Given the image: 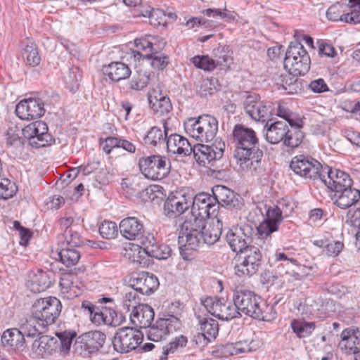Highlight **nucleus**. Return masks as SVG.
<instances>
[{
    "label": "nucleus",
    "mask_w": 360,
    "mask_h": 360,
    "mask_svg": "<svg viewBox=\"0 0 360 360\" xmlns=\"http://www.w3.org/2000/svg\"><path fill=\"white\" fill-rule=\"evenodd\" d=\"M232 134L236 145L234 155L240 168L251 172H261L263 151L257 146L258 139L255 131L236 124Z\"/></svg>",
    "instance_id": "1"
},
{
    "label": "nucleus",
    "mask_w": 360,
    "mask_h": 360,
    "mask_svg": "<svg viewBox=\"0 0 360 360\" xmlns=\"http://www.w3.org/2000/svg\"><path fill=\"white\" fill-rule=\"evenodd\" d=\"M222 222L219 219L205 221V219H188L181 225L179 243L187 249L195 250L200 243L213 245L220 238Z\"/></svg>",
    "instance_id": "2"
},
{
    "label": "nucleus",
    "mask_w": 360,
    "mask_h": 360,
    "mask_svg": "<svg viewBox=\"0 0 360 360\" xmlns=\"http://www.w3.org/2000/svg\"><path fill=\"white\" fill-rule=\"evenodd\" d=\"M233 301L239 315L243 313L262 321H269L274 316L272 306L267 304L259 296L248 289L236 288L233 291Z\"/></svg>",
    "instance_id": "3"
},
{
    "label": "nucleus",
    "mask_w": 360,
    "mask_h": 360,
    "mask_svg": "<svg viewBox=\"0 0 360 360\" xmlns=\"http://www.w3.org/2000/svg\"><path fill=\"white\" fill-rule=\"evenodd\" d=\"M184 126L187 134L200 142L213 141L218 131L217 120L210 115L188 118Z\"/></svg>",
    "instance_id": "4"
},
{
    "label": "nucleus",
    "mask_w": 360,
    "mask_h": 360,
    "mask_svg": "<svg viewBox=\"0 0 360 360\" xmlns=\"http://www.w3.org/2000/svg\"><path fill=\"white\" fill-rule=\"evenodd\" d=\"M284 68L293 76L304 75L310 69L311 60L303 45L291 42L285 53Z\"/></svg>",
    "instance_id": "5"
},
{
    "label": "nucleus",
    "mask_w": 360,
    "mask_h": 360,
    "mask_svg": "<svg viewBox=\"0 0 360 360\" xmlns=\"http://www.w3.org/2000/svg\"><path fill=\"white\" fill-rule=\"evenodd\" d=\"M292 210L289 202L285 199L278 201L276 205L266 207V218L257 227L259 235L268 236L276 231L283 221V216H288Z\"/></svg>",
    "instance_id": "6"
},
{
    "label": "nucleus",
    "mask_w": 360,
    "mask_h": 360,
    "mask_svg": "<svg viewBox=\"0 0 360 360\" xmlns=\"http://www.w3.org/2000/svg\"><path fill=\"white\" fill-rule=\"evenodd\" d=\"M61 303L56 297H49L39 299L34 302L32 307V313L44 323L45 328L55 323L61 311Z\"/></svg>",
    "instance_id": "7"
},
{
    "label": "nucleus",
    "mask_w": 360,
    "mask_h": 360,
    "mask_svg": "<svg viewBox=\"0 0 360 360\" xmlns=\"http://www.w3.org/2000/svg\"><path fill=\"white\" fill-rule=\"evenodd\" d=\"M141 174L147 179L161 180L169 172L170 163L165 158L160 155H152L143 158L139 162Z\"/></svg>",
    "instance_id": "8"
},
{
    "label": "nucleus",
    "mask_w": 360,
    "mask_h": 360,
    "mask_svg": "<svg viewBox=\"0 0 360 360\" xmlns=\"http://www.w3.org/2000/svg\"><path fill=\"white\" fill-rule=\"evenodd\" d=\"M143 339V335L141 330L131 327H122L118 328L115 334L112 345L117 352L127 353L136 349Z\"/></svg>",
    "instance_id": "9"
},
{
    "label": "nucleus",
    "mask_w": 360,
    "mask_h": 360,
    "mask_svg": "<svg viewBox=\"0 0 360 360\" xmlns=\"http://www.w3.org/2000/svg\"><path fill=\"white\" fill-rule=\"evenodd\" d=\"M241 253L243 257H240L235 265V274L240 278L250 277L258 271L261 266V252L257 247L250 246Z\"/></svg>",
    "instance_id": "10"
},
{
    "label": "nucleus",
    "mask_w": 360,
    "mask_h": 360,
    "mask_svg": "<svg viewBox=\"0 0 360 360\" xmlns=\"http://www.w3.org/2000/svg\"><path fill=\"white\" fill-rule=\"evenodd\" d=\"M290 167L302 177L319 179L320 176H325L323 174H321L323 167L309 156L299 155L294 157L290 162Z\"/></svg>",
    "instance_id": "11"
},
{
    "label": "nucleus",
    "mask_w": 360,
    "mask_h": 360,
    "mask_svg": "<svg viewBox=\"0 0 360 360\" xmlns=\"http://www.w3.org/2000/svg\"><path fill=\"white\" fill-rule=\"evenodd\" d=\"M180 326L181 321L177 317L173 315L165 316L159 318L154 325L148 327L147 338L153 342L165 340L170 333L176 331Z\"/></svg>",
    "instance_id": "12"
},
{
    "label": "nucleus",
    "mask_w": 360,
    "mask_h": 360,
    "mask_svg": "<svg viewBox=\"0 0 360 360\" xmlns=\"http://www.w3.org/2000/svg\"><path fill=\"white\" fill-rule=\"evenodd\" d=\"M225 149V143L221 139L217 138L214 142L209 146L198 144L192 147V153L197 162L206 167L207 165L221 158Z\"/></svg>",
    "instance_id": "13"
},
{
    "label": "nucleus",
    "mask_w": 360,
    "mask_h": 360,
    "mask_svg": "<svg viewBox=\"0 0 360 360\" xmlns=\"http://www.w3.org/2000/svg\"><path fill=\"white\" fill-rule=\"evenodd\" d=\"M191 202L192 217L190 219L201 218L203 220L207 217H216L219 206L214 196L206 193H200L192 197Z\"/></svg>",
    "instance_id": "14"
},
{
    "label": "nucleus",
    "mask_w": 360,
    "mask_h": 360,
    "mask_svg": "<svg viewBox=\"0 0 360 360\" xmlns=\"http://www.w3.org/2000/svg\"><path fill=\"white\" fill-rule=\"evenodd\" d=\"M243 105L245 112L256 121L266 122L274 112L272 103L261 101L259 95L255 94L248 95Z\"/></svg>",
    "instance_id": "15"
},
{
    "label": "nucleus",
    "mask_w": 360,
    "mask_h": 360,
    "mask_svg": "<svg viewBox=\"0 0 360 360\" xmlns=\"http://www.w3.org/2000/svg\"><path fill=\"white\" fill-rule=\"evenodd\" d=\"M322 174L325 176H320L319 180L335 193L352 186V180L349 175L340 169H331L326 166L322 169Z\"/></svg>",
    "instance_id": "16"
},
{
    "label": "nucleus",
    "mask_w": 360,
    "mask_h": 360,
    "mask_svg": "<svg viewBox=\"0 0 360 360\" xmlns=\"http://www.w3.org/2000/svg\"><path fill=\"white\" fill-rule=\"evenodd\" d=\"M252 229L248 225L234 227L229 230L226 240L231 249L235 252H243L250 247Z\"/></svg>",
    "instance_id": "17"
},
{
    "label": "nucleus",
    "mask_w": 360,
    "mask_h": 360,
    "mask_svg": "<svg viewBox=\"0 0 360 360\" xmlns=\"http://www.w3.org/2000/svg\"><path fill=\"white\" fill-rule=\"evenodd\" d=\"M47 131L48 127L42 121L32 122L22 129L24 138L28 139L30 145L36 148L44 147L48 144L50 135Z\"/></svg>",
    "instance_id": "18"
},
{
    "label": "nucleus",
    "mask_w": 360,
    "mask_h": 360,
    "mask_svg": "<svg viewBox=\"0 0 360 360\" xmlns=\"http://www.w3.org/2000/svg\"><path fill=\"white\" fill-rule=\"evenodd\" d=\"M44 103L40 98L24 99L17 104L15 113L21 120H34L44 114Z\"/></svg>",
    "instance_id": "19"
},
{
    "label": "nucleus",
    "mask_w": 360,
    "mask_h": 360,
    "mask_svg": "<svg viewBox=\"0 0 360 360\" xmlns=\"http://www.w3.org/2000/svg\"><path fill=\"white\" fill-rule=\"evenodd\" d=\"M192 196L182 193L170 195L165 202L164 212L169 218L182 214L191 204Z\"/></svg>",
    "instance_id": "20"
},
{
    "label": "nucleus",
    "mask_w": 360,
    "mask_h": 360,
    "mask_svg": "<svg viewBox=\"0 0 360 360\" xmlns=\"http://www.w3.org/2000/svg\"><path fill=\"white\" fill-rule=\"evenodd\" d=\"M163 127L165 128L167 149L169 153L183 156L191 154L193 146L186 138L177 134L168 135L169 129L165 121L163 122Z\"/></svg>",
    "instance_id": "21"
},
{
    "label": "nucleus",
    "mask_w": 360,
    "mask_h": 360,
    "mask_svg": "<svg viewBox=\"0 0 360 360\" xmlns=\"http://www.w3.org/2000/svg\"><path fill=\"white\" fill-rule=\"evenodd\" d=\"M213 196L218 206L240 209L243 200L240 195L224 186H216L212 189Z\"/></svg>",
    "instance_id": "22"
},
{
    "label": "nucleus",
    "mask_w": 360,
    "mask_h": 360,
    "mask_svg": "<svg viewBox=\"0 0 360 360\" xmlns=\"http://www.w3.org/2000/svg\"><path fill=\"white\" fill-rule=\"evenodd\" d=\"M120 231L123 237L131 240H138L141 244L145 234L142 222L136 217H127L120 223Z\"/></svg>",
    "instance_id": "23"
},
{
    "label": "nucleus",
    "mask_w": 360,
    "mask_h": 360,
    "mask_svg": "<svg viewBox=\"0 0 360 360\" xmlns=\"http://www.w3.org/2000/svg\"><path fill=\"white\" fill-rule=\"evenodd\" d=\"M141 245H143L149 257L166 259L171 255L170 247L166 244L158 243L154 236L150 233H147L146 236L142 238Z\"/></svg>",
    "instance_id": "24"
},
{
    "label": "nucleus",
    "mask_w": 360,
    "mask_h": 360,
    "mask_svg": "<svg viewBox=\"0 0 360 360\" xmlns=\"http://www.w3.org/2000/svg\"><path fill=\"white\" fill-rule=\"evenodd\" d=\"M131 285L136 292L142 295H149L156 290L159 281L156 276L148 272H141L132 277Z\"/></svg>",
    "instance_id": "25"
},
{
    "label": "nucleus",
    "mask_w": 360,
    "mask_h": 360,
    "mask_svg": "<svg viewBox=\"0 0 360 360\" xmlns=\"http://www.w3.org/2000/svg\"><path fill=\"white\" fill-rule=\"evenodd\" d=\"M339 347L347 354H356L360 352V329L348 328L340 334Z\"/></svg>",
    "instance_id": "26"
},
{
    "label": "nucleus",
    "mask_w": 360,
    "mask_h": 360,
    "mask_svg": "<svg viewBox=\"0 0 360 360\" xmlns=\"http://www.w3.org/2000/svg\"><path fill=\"white\" fill-rule=\"evenodd\" d=\"M60 293L63 298L72 300L82 293V283L72 274H64L60 280Z\"/></svg>",
    "instance_id": "27"
},
{
    "label": "nucleus",
    "mask_w": 360,
    "mask_h": 360,
    "mask_svg": "<svg viewBox=\"0 0 360 360\" xmlns=\"http://www.w3.org/2000/svg\"><path fill=\"white\" fill-rule=\"evenodd\" d=\"M106 339L105 335L98 330H91L82 334L79 337V341L77 344H80L81 347L89 353H94L103 347Z\"/></svg>",
    "instance_id": "28"
},
{
    "label": "nucleus",
    "mask_w": 360,
    "mask_h": 360,
    "mask_svg": "<svg viewBox=\"0 0 360 360\" xmlns=\"http://www.w3.org/2000/svg\"><path fill=\"white\" fill-rule=\"evenodd\" d=\"M153 309L145 304H139L130 314L131 323L139 328H148L154 319Z\"/></svg>",
    "instance_id": "29"
},
{
    "label": "nucleus",
    "mask_w": 360,
    "mask_h": 360,
    "mask_svg": "<svg viewBox=\"0 0 360 360\" xmlns=\"http://www.w3.org/2000/svg\"><path fill=\"white\" fill-rule=\"evenodd\" d=\"M51 284V281L49 274L41 269L32 271L29 274V279L26 283L27 288L34 293L45 291L50 287Z\"/></svg>",
    "instance_id": "30"
},
{
    "label": "nucleus",
    "mask_w": 360,
    "mask_h": 360,
    "mask_svg": "<svg viewBox=\"0 0 360 360\" xmlns=\"http://www.w3.org/2000/svg\"><path fill=\"white\" fill-rule=\"evenodd\" d=\"M1 343L4 347L15 351H23L25 348V336L18 328H9L1 335Z\"/></svg>",
    "instance_id": "31"
},
{
    "label": "nucleus",
    "mask_w": 360,
    "mask_h": 360,
    "mask_svg": "<svg viewBox=\"0 0 360 360\" xmlns=\"http://www.w3.org/2000/svg\"><path fill=\"white\" fill-rule=\"evenodd\" d=\"M335 204L341 209L356 205L360 199V191L352 186L335 193Z\"/></svg>",
    "instance_id": "32"
},
{
    "label": "nucleus",
    "mask_w": 360,
    "mask_h": 360,
    "mask_svg": "<svg viewBox=\"0 0 360 360\" xmlns=\"http://www.w3.org/2000/svg\"><path fill=\"white\" fill-rule=\"evenodd\" d=\"M37 316L31 312V315L21 320L18 328L24 336L35 337L45 330L43 323H40Z\"/></svg>",
    "instance_id": "33"
},
{
    "label": "nucleus",
    "mask_w": 360,
    "mask_h": 360,
    "mask_svg": "<svg viewBox=\"0 0 360 360\" xmlns=\"http://www.w3.org/2000/svg\"><path fill=\"white\" fill-rule=\"evenodd\" d=\"M57 342L55 338H51L48 335L41 336L36 339L32 344V356L33 358H38L44 354H51L55 351L54 345Z\"/></svg>",
    "instance_id": "34"
},
{
    "label": "nucleus",
    "mask_w": 360,
    "mask_h": 360,
    "mask_svg": "<svg viewBox=\"0 0 360 360\" xmlns=\"http://www.w3.org/2000/svg\"><path fill=\"white\" fill-rule=\"evenodd\" d=\"M103 70L112 81L115 82L128 78L131 72L128 65L122 62L111 63L105 66Z\"/></svg>",
    "instance_id": "35"
},
{
    "label": "nucleus",
    "mask_w": 360,
    "mask_h": 360,
    "mask_svg": "<svg viewBox=\"0 0 360 360\" xmlns=\"http://www.w3.org/2000/svg\"><path fill=\"white\" fill-rule=\"evenodd\" d=\"M288 126L287 123L283 121L271 124L265 133L266 141L271 144H276L283 141L286 134Z\"/></svg>",
    "instance_id": "36"
},
{
    "label": "nucleus",
    "mask_w": 360,
    "mask_h": 360,
    "mask_svg": "<svg viewBox=\"0 0 360 360\" xmlns=\"http://www.w3.org/2000/svg\"><path fill=\"white\" fill-rule=\"evenodd\" d=\"M313 244L319 248H322L328 256H338L344 247L342 242L335 240L331 237L324 236L323 238L314 240Z\"/></svg>",
    "instance_id": "37"
},
{
    "label": "nucleus",
    "mask_w": 360,
    "mask_h": 360,
    "mask_svg": "<svg viewBox=\"0 0 360 360\" xmlns=\"http://www.w3.org/2000/svg\"><path fill=\"white\" fill-rule=\"evenodd\" d=\"M56 335L57 338H55V340H57L58 343H56L54 345L55 350H58L63 355L67 354L70 349L72 340L76 336V333L65 330L57 332Z\"/></svg>",
    "instance_id": "38"
},
{
    "label": "nucleus",
    "mask_w": 360,
    "mask_h": 360,
    "mask_svg": "<svg viewBox=\"0 0 360 360\" xmlns=\"http://www.w3.org/2000/svg\"><path fill=\"white\" fill-rule=\"evenodd\" d=\"M200 330L208 337V340L216 338L219 332L218 322L210 317L198 316Z\"/></svg>",
    "instance_id": "39"
},
{
    "label": "nucleus",
    "mask_w": 360,
    "mask_h": 360,
    "mask_svg": "<svg viewBox=\"0 0 360 360\" xmlns=\"http://www.w3.org/2000/svg\"><path fill=\"white\" fill-rule=\"evenodd\" d=\"M301 127L302 123H300V126L290 127V129H289V127L288 126L286 134L283 139V143L285 146L291 148H294L300 146L304 138L303 133L300 130Z\"/></svg>",
    "instance_id": "40"
},
{
    "label": "nucleus",
    "mask_w": 360,
    "mask_h": 360,
    "mask_svg": "<svg viewBox=\"0 0 360 360\" xmlns=\"http://www.w3.org/2000/svg\"><path fill=\"white\" fill-rule=\"evenodd\" d=\"M57 251L60 262L68 267L77 264L81 257L80 252L73 247L67 246Z\"/></svg>",
    "instance_id": "41"
},
{
    "label": "nucleus",
    "mask_w": 360,
    "mask_h": 360,
    "mask_svg": "<svg viewBox=\"0 0 360 360\" xmlns=\"http://www.w3.org/2000/svg\"><path fill=\"white\" fill-rule=\"evenodd\" d=\"M146 255L148 254L141 243L140 245L130 244L127 248H125L124 256L133 263L139 264L145 263Z\"/></svg>",
    "instance_id": "42"
},
{
    "label": "nucleus",
    "mask_w": 360,
    "mask_h": 360,
    "mask_svg": "<svg viewBox=\"0 0 360 360\" xmlns=\"http://www.w3.org/2000/svg\"><path fill=\"white\" fill-rule=\"evenodd\" d=\"M22 129L17 125L12 124L6 132V145L15 149L21 148L23 145V139L21 137Z\"/></svg>",
    "instance_id": "43"
},
{
    "label": "nucleus",
    "mask_w": 360,
    "mask_h": 360,
    "mask_svg": "<svg viewBox=\"0 0 360 360\" xmlns=\"http://www.w3.org/2000/svg\"><path fill=\"white\" fill-rule=\"evenodd\" d=\"M290 325L292 331L299 338L309 337L316 328V326L313 322H307L297 319L293 320Z\"/></svg>",
    "instance_id": "44"
},
{
    "label": "nucleus",
    "mask_w": 360,
    "mask_h": 360,
    "mask_svg": "<svg viewBox=\"0 0 360 360\" xmlns=\"http://www.w3.org/2000/svg\"><path fill=\"white\" fill-rule=\"evenodd\" d=\"M24 43L25 44V47L23 49L22 54L26 59L27 63L32 67L38 65L41 59L36 44L28 39Z\"/></svg>",
    "instance_id": "45"
},
{
    "label": "nucleus",
    "mask_w": 360,
    "mask_h": 360,
    "mask_svg": "<svg viewBox=\"0 0 360 360\" xmlns=\"http://www.w3.org/2000/svg\"><path fill=\"white\" fill-rule=\"evenodd\" d=\"M158 99L155 93L150 96V105L153 110L160 114L169 112L172 107L169 98L167 96H160Z\"/></svg>",
    "instance_id": "46"
},
{
    "label": "nucleus",
    "mask_w": 360,
    "mask_h": 360,
    "mask_svg": "<svg viewBox=\"0 0 360 360\" xmlns=\"http://www.w3.org/2000/svg\"><path fill=\"white\" fill-rule=\"evenodd\" d=\"M64 237L66 242V246L78 248L86 243H91V240H85L81 234L75 228H70L69 230H65Z\"/></svg>",
    "instance_id": "47"
},
{
    "label": "nucleus",
    "mask_w": 360,
    "mask_h": 360,
    "mask_svg": "<svg viewBox=\"0 0 360 360\" xmlns=\"http://www.w3.org/2000/svg\"><path fill=\"white\" fill-rule=\"evenodd\" d=\"M224 300L217 297H205L201 298V303L211 315L217 318Z\"/></svg>",
    "instance_id": "48"
},
{
    "label": "nucleus",
    "mask_w": 360,
    "mask_h": 360,
    "mask_svg": "<svg viewBox=\"0 0 360 360\" xmlns=\"http://www.w3.org/2000/svg\"><path fill=\"white\" fill-rule=\"evenodd\" d=\"M157 41V37L152 35H148L144 37L136 39L134 40V44L139 50L143 51L146 53H149V52L152 53L154 51H158V49L155 47Z\"/></svg>",
    "instance_id": "49"
},
{
    "label": "nucleus",
    "mask_w": 360,
    "mask_h": 360,
    "mask_svg": "<svg viewBox=\"0 0 360 360\" xmlns=\"http://www.w3.org/2000/svg\"><path fill=\"white\" fill-rule=\"evenodd\" d=\"M143 140L146 145L156 146L158 143L166 141L165 131L162 132L159 127H153L146 134Z\"/></svg>",
    "instance_id": "50"
},
{
    "label": "nucleus",
    "mask_w": 360,
    "mask_h": 360,
    "mask_svg": "<svg viewBox=\"0 0 360 360\" xmlns=\"http://www.w3.org/2000/svg\"><path fill=\"white\" fill-rule=\"evenodd\" d=\"M188 342V339L184 335H179L178 337L174 338L169 343H168L163 348V355L164 356H161V360H163L165 358L166 359L167 356L169 354L174 353L179 348H183L186 346Z\"/></svg>",
    "instance_id": "51"
},
{
    "label": "nucleus",
    "mask_w": 360,
    "mask_h": 360,
    "mask_svg": "<svg viewBox=\"0 0 360 360\" xmlns=\"http://www.w3.org/2000/svg\"><path fill=\"white\" fill-rule=\"evenodd\" d=\"M79 71L77 68L69 69L64 75V82L70 91L75 92L78 89L80 79Z\"/></svg>",
    "instance_id": "52"
},
{
    "label": "nucleus",
    "mask_w": 360,
    "mask_h": 360,
    "mask_svg": "<svg viewBox=\"0 0 360 360\" xmlns=\"http://www.w3.org/2000/svg\"><path fill=\"white\" fill-rule=\"evenodd\" d=\"M110 317H108L105 312L101 311L98 308L91 315L90 319L92 323L96 325H101L104 323L105 325L114 326L117 325V323L114 321L113 315L115 314V311L112 312L109 311Z\"/></svg>",
    "instance_id": "53"
},
{
    "label": "nucleus",
    "mask_w": 360,
    "mask_h": 360,
    "mask_svg": "<svg viewBox=\"0 0 360 360\" xmlns=\"http://www.w3.org/2000/svg\"><path fill=\"white\" fill-rule=\"evenodd\" d=\"M150 80V75L146 72L139 71L129 82V87L132 90L140 91L147 86Z\"/></svg>",
    "instance_id": "54"
},
{
    "label": "nucleus",
    "mask_w": 360,
    "mask_h": 360,
    "mask_svg": "<svg viewBox=\"0 0 360 360\" xmlns=\"http://www.w3.org/2000/svg\"><path fill=\"white\" fill-rule=\"evenodd\" d=\"M220 311L221 312L219 313L217 318L225 321L231 320L239 315V311H237L235 303H231L225 300L221 305Z\"/></svg>",
    "instance_id": "55"
},
{
    "label": "nucleus",
    "mask_w": 360,
    "mask_h": 360,
    "mask_svg": "<svg viewBox=\"0 0 360 360\" xmlns=\"http://www.w3.org/2000/svg\"><path fill=\"white\" fill-rule=\"evenodd\" d=\"M17 191V186L8 179L1 178L0 179V198L7 200L12 198Z\"/></svg>",
    "instance_id": "56"
},
{
    "label": "nucleus",
    "mask_w": 360,
    "mask_h": 360,
    "mask_svg": "<svg viewBox=\"0 0 360 360\" xmlns=\"http://www.w3.org/2000/svg\"><path fill=\"white\" fill-rule=\"evenodd\" d=\"M146 56L151 60L150 65L154 69L162 70L169 64V57L166 55L158 53V51L152 53H146Z\"/></svg>",
    "instance_id": "57"
},
{
    "label": "nucleus",
    "mask_w": 360,
    "mask_h": 360,
    "mask_svg": "<svg viewBox=\"0 0 360 360\" xmlns=\"http://www.w3.org/2000/svg\"><path fill=\"white\" fill-rule=\"evenodd\" d=\"M191 60L196 68L206 71H212L215 68L214 59L208 56H196Z\"/></svg>",
    "instance_id": "58"
},
{
    "label": "nucleus",
    "mask_w": 360,
    "mask_h": 360,
    "mask_svg": "<svg viewBox=\"0 0 360 360\" xmlns=\"http://www.w3.org/2000/svg\"><path fill=\"white\" fill-rule=\"evenodd\" d=\"M99 233L103 238L110 239L117 234V226L115 222L104 221L99 226Z\"/></svg>",
    "instance_id": "59"
},
{
    "label": "nucleus",
    "mask_w": 360,
    "mask_h": 360,
    "mask_svg": "<svg viewBox=\"0 0 360 360\" xmlns=\"http://www.w3.org/2000/svg\"><path fill=\"white\" fill-rule=\"evenodd\" d=\"M139 302L140 299L137 295V292L133 289L125 293L123 297L122 307L127 311H129L131 309H135L140 304Z\"/></svg>",
    "instance_id": "60"
},
{
    "label": "nucleus",
    "mask_w": 360,
    "mask_h": 360,
    "mask_svg": "<svg viewBox=\"0 0 360 360\" xmlns=\"http://www.w3.org/2000/svg\"><path fill=\"white\" fill-rule=\"evenodd\" d=\"M249 348L248 345L241 342H238L235 343H228L226 344L223 349V352L226 355H237L241 353H245L249 351Z\"/></svg>",
    "instance_id": "61"
},
{
    "label": "nucleus",
    "mask_w": 360,
    "mask_h": 360,
    "mask_svg": "<svg viewBox=\"0 0 360 360\" xmlns=\"http://www.w3.org/2000/svg\"><path fill=\"white\" fill-rule=\"evenodd\" d=\"M150 23L154 26H165L167 24V14L160 9H152L149 11Z\"/></svg>",
    "instance_id": "62"
},
{
    "label": "nucleus",
    "mask_w": 360,
    "mask_h": 360,
    "mask_svg": "<svg viewBox=\"0 0 360 360\" xmlns=\"http://www.w3.org/2000/svg\"><path fill=\"white\" fill-rule=\"evenodd\" d=\"M214 61L215 68L220 66L221 69H226L230 68V65L233 63V58L229 51H225L222 49Z\"/></svg>",
    "instance_id": "63"
},
{
    "label": "nucleus",
    "mask_w": 360,
    "mask_h": 360,
    "mask_svg": "<svg viewBox=\"0 0 360 360\" xmlns=\"http://www.w3.org/2000/svg\"><path fill=\"white\" fill-rule=\"evenodd\" d=\"M342 8L343 6L339 3L330 6L326 12L328 19L332 21H341L345 15V13H342Z\"/></svg>",
    "instance_id": "64"
}]
</instances>
